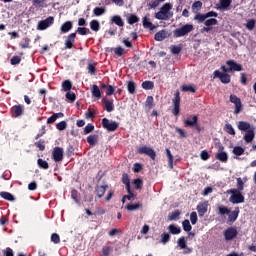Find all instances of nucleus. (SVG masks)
I'll list each match as a JSON object with an SVG mask.
<instances>
[{"label":"nucleus","mask_w":256,"mask_h":256,"mask_svg":"<svg viewBox=\"0 0 256 256\" xmlns=\"http://www.w3.org/2000/svg\"><path fill=\"white\" fill-rule=\"evenodd\" d=\"M78 33V35H87L88 33H90L89 28H85V27H78L76 30V34Z\"/></svg>","instance_id":"obj_64"},{"label":"nucleus","mask_w":256,"mask_h":256,"mask_svg":"<svg viewBox=\"0 0 256 256\" xmlns=\"http://www.w3.org/2000/svg\"><path fill=\"white\" fill-rule=\"evenodd\" d=\"M71 29H73V21H66L60 27L61 33H69Z\"/></svg>","instance_id":"obj_25"},{"label":"nucleus","mask_w":256,"mask_h":256,"mask_svg":"<svg viewBox=\"0 0 256 256\" xmlns=\"http://www.w3.org/2000/svg\"><path fill=\"white\" fill-rule=\"evenodd\" d=\"M62 89L65 92L70 91L71 89H73V83L70 82V80H65L62 82Z\"/></svg>","instance_id":"obj_45"},{"label":"nucleus","mask_w":256,"mask_h":256,"mask_svg":"<svg viewBox=\"0 0 256 256\" xmlns=\"http://www.w3.org/2000/svg\"><path fill=\"white\" fill-rule=\"evenodd\" d=\"M224 130L226 131V133H228V135H235V129L231 124H225Z\"/></svg>","instance_id":"obj_60"},{"label":"nucleus","mask_w":256,"mask_h":256,"mask_svg":"<svg viewBox=\"0 0 256 256\" xmlns=\"http://www.w3.org/2000/svg\"><path fill=\"white\" fill-rule=\"evenodd\" d=\"M166 157L168 158V167L173 169V154H171V150L169 148L165 149Z\"/></svg>","instance_id":"obj_39"},{"label":"nucleus","mask_w":256,"mask_h":256,"mask_svg":"<svg viewBox=\"0 0 256 256\" xmlns=\"http://www.w3.org/2000/svg\"><path fill=\"white\" fill-rule=\"evenodd\" d=\"M96 63H91V62H89L88 64H87V71H88V73H89V75H95V73L97 72V67H96Z\"/></svg>","instance_id":"obj_44"},{"label":"nucleus","mask_w":256,"mask_h":256,"mask_svg":"<svg viewBox=\"0 0 256 256\" xmlns=\"http://www.w3.org/2000/svg\"><path fill=\"white\" fill-rule=\"evenodd\" d=\"M107 11V8L105 7H96L93 10V14L95 15V17H101V15H105Z\"/></svg>","instance_id":"obj_37"},{"label":"nucleus","mask_w":256,"mask_h":256,"mask_svg":"<svg viewBox=\"0 0 256 256\" xmlns=\"http://www.w3.org/2000/svg\"><path fill=\"white\" fill-rule=\"evenodd\" d=\"M167 37H168L167 30H160L155 34L154 39L155 41H165Z\"/></svg>","instance_id":"obj_28"},{"label":"nucleus","mask_w":256,"mask_h":256,"mask_svg":"<svg viewBox=\"0 0 256 256\" xmlns=\"http://www.w3.org/2000/svg\"><path fill=\"white\" fill-rule=\"evenodd\" d=\"M92 96L96 97V99H101V89H99V86H97L96 84H94L92 86Z\"/></svg>","instance_id":"obj_36"},{"label":"nucleus","mask_w":256,"mask_h":256,"mask_svg":"<svg viewBox=\"0 0 256 256\" xmlns=\"http://www.w3.org/2000/svg\"><path fill=\"white\" fill-rule=\"evenodd\" d=\"M102 127L103 129H107L109 132L117 131L119 129V123L113 120H109L107 118L102 119Z\"/></svg>","instance_id":"obj_8"},{"label":"nucleus","mask_w":256,"mask_h":256,"mask_svg":"<svg viewBox=\"0 0 256 256\" xmlns=\"http://www.w3.org/2000/svg\"><path fill=\"white\" fill-rule=\"evenodd\" d=\"M153 107H155L153 96H148L145 102V108L150 111Z\"/></svg>","instance_id":"obj_40"},{"label":"nucleus","mask_w":256,"mask_h":256,"mask_svg":"<svg viewBox=\"0 0 256 256\" xmlns=\"http://www.w3.org/2000/svg\"><path fill=\"white\" fill-rule=\"evenodd\" d=\"M77 37V32L70 33L64 42L65 49H73V46L75 45V39Z\"/></svg>","instance_id":"obj_13"},{"label":"nucleus","mask_w":256,"mask_h":256,"mask_svg":"<svg viewBox=\"0 0 256 256\" xmlns=\"http://www.w3.org/2000/svg\"><path fill=\"white\" fill-rule=\"evenodd\" d=\"M239 207H236L232 212L230 211V213L228 214V221L230 223H235L237 221V218L239 217Z\"/></svg>","instance_id":"obj_21"},{"label":"nucleus","mask_w":256,"mask_h":256,"mask_svg":"<svg viewBox=\"0 0 256 256\" xmlns=\"http://www.w3.org/2000/svg\"><path fill=\"white\" fill-rule=\"evenodd\" d=\"M238 129L239 131H251V124L249 122L245 121H239L238 122Z\"/></svg>","instance_id":"obj_29"},{"label":"nucleus","mask_w":256,"mask_h":256,"mask_svg":"<svg viewBox=\"0 0 256 256\" xmlns=\"http://www.w3.org/2000/svg\"><path fill=\"white\" fill-rule=\"evenodd\" d=\"M32 5L35 9H45L49 7V5H47V0H32Z\"/></svg>","instance_id":"obj_22"},{"label":"nucleus","mask_w":256,"mask_h":256,"mask_svg":"<svg viewBox=\"0 0 256 256\" xmlns=\"http://www.w3.org/2000/svg\"><path fill=\"white\" fill-rule=\"evenodd\" d=\"M11 116L14 118L21 117L25 115V105L17 104L11 107Z\"/></svg>","instance_id":"obj_11"},{"label":"nucleus","mask_w":256,"mask_h":256,"mask_svg":"<svg viewBox=\"0 0 256 256\" xmlns=\"http://www.w3.org/2000/svg\"><path fill=\"white\" fill-rule=\"evenodd\" d=\"M177 245H178V247H180V249L187 247V240H185V236H181L177 240Z\"/></svg>","instance_id":"obj_57"},{"label":"nucleus","mask_w":256,"mask_h":256,"mask_svg":"<svg viewBox=\"0 0 256 256\" xmlns=\"http://www.w3.org/2000/svg\"><path fill=\"white\" fill-rule=\"evenodd\" d=\"M238 234H239V232H237V228H235V227L227 228L224 231L225 241H233V239H235V237H237Z\"/></svg>","instance_id":"obj_12"},{"label":"nucleus","mask_w":256,"mask_h":256,"mask_svg":"<svg viewBox=\"0 0 256 256\" xmlns=\"http://www.w3.org/2000/svg\"><path fill=\"white\" fill-rule=\"evenodd\" d=\"M113 51L115 55H117V57H123V55L125 54V49L121 46H118L116 48H111V47L106 48L107 53H113Z\"/></svg>","instance_id":"obj_19"},{"label":"nucleus","mask_w":256,"mask_h":256,"mask_svg":"<svg viewBox=\"0 0 256 256\" xmlns=\"http://www.w3.org/2000/svg\"><path fill=\"white\" fill-rule=\"evenodd\" d=\"M243 139L244 141H246V143H251L253 139H255V128L247 130L245 135L243 136Z\"/></svg>","instance_id":"obj_20"},{"label":"nucleus","mask_w":256,"mask_h":256,"mask_svg":"<svg viewBox=\"0 0 256 256\" xmlns=\"http://www.w3.org/2000/svg\"><path fill=\"white\" fill-rule=\"evenodd\" d=\"M95 131V126L91 123H88L84 128V135H89V133H93Z\"/></svg>","instance_id":"obj_58"},{"label":"nucleus","mask_w":256,"mask_h":256,"mask_svg":"<svg viewBox=\"0 0 256 256\" xmlns=\"http://www.w3.org/2000/svg\"><path fill=\"white\" fill-rule=\"evenodd\" d=\"M112 251H113V247H111V246H104L102 248L101 256H109V255H111Z\"/></svg>","instance_id":"obj_59"},{"label":"nucleus","mask_w":256,"mask_h":256,"mask_svg":"<svg viewBox=\"0 0 256 256\" xmlns=\"http://www.w3.org/2000/svg\"><path fill=\"white\" fill-rule=\"evenodd\" d=\"M90 29H91L92 31H95V32L99 31V30L101 29V25L99 24V21H97V20H92V21L90 22Z\"/></svg>","instance_id":"obj_47"},{"label":"nucleus","mask_w":256,"mask_h":256,"mask_svg":"<svg viewBox=\"0 0 256 256\" xmlns=\"http://www.w3.org/2000/svg\"><path fill=\"white\" fill-rule=\"evenodd\" d=\"M182 227L183 230L186 231L187 233H189L191 229H193V226H191V222H189V220H184L182 222Z\"/></svg>","instance_id":"obj_56"},{"label":"nucleus","mask_w":256,"mask_h":256,"mask_svg":"<svg viewBox=\"0 0 256 256\" xmlns=\"http://www.w3.org/2000/svg\"><path fill=\"white\" fill-rule=\"evenodd\" d=\"M86 141L90 145V147H95L96 143H99V135L97 134L89 135L86 138Z\"/></svg>","instance_id":"obj_23"},{"label":"nucleus","mask_w":256,"mask_h":256,"mask_svg":"<svg viewBox=\"0 0 256 256\" xmlns=\"http://www.w3.org/2000/svg\"><path fill=\"white\" fill-rule=\"evenodd\" d=\"M229 193H232V195L229 198L230 203H233V205H237L239 203H245V196L239 192L237 189H230Z\"/></svg>","instance_id":"obj_6"},{"label":"nucleus","mask_w":256,"mask_h":256,"mask_svg":"<svg viewBox=\"0 0 256 256\" xmlns=\"http://www.w3.org/2000/svg\"><path fill=\"white\" fill-rule=\"evenodd\" d=\"M225 149V147H223V145L219 146V151L216 155L215 158L218 161H221V163H227V161H229V156L227 155L226 152H224L223 150Z\"/></svg>","instance_id":"obj_15"},{"label":"nucleus","mask_w":256,"mask_h":256,"mask_svg":"<svg viewBox=\"0 0 256 256\" xmlns=\"http://www.w3.org/2000/svg\"><path fill=\"white\" fill-rule=\"evenodd\" d=\"M0 197L6 201H15V196L9 192H0Z\"/></svg>","instance_id":"obj_42"},{"label":"nucleus","mask_w":256,"mask_h":256,"mask_svg":"<svg viewBox=\"0 0 256 256\" xmlns=\"http://www.w3.org/2000/svg\"><path fill=\"white\" fill-rule=\"evenodd\" d=\"M142 87L146 90L149 91L151 89H153V87H155V83H153V81H144L142 83Z\"/></svg>","instance_id":"obj_55"},{"label":"nucleus","mask_w":256,"mask_h":256,"mask_svg":"<svg viewBox=\"0 0 256 256\" xmlns=\"http://www.w3.org/2000/svg\"><path fill=\"white\" fill-rule=\"evenodd\" d=\"M142 25L144 29H149L150 31H154V29H157V27L149 21V18L146 16L142 18Z\"/></svg>","instance_id":"obj_24"},{"label":"nucleus","mask_w":256,"mask_h":256,"mask_svg":"<svg viewBox=\"0 0 256 256\" xmlns=\"http://www.w3.org/2000/svg\"><path fill=\"white\" fill-rule=\"evenodd\" d=\"M217 23H219V22L217 21V19L211 18V19L205 20L204 25H205L206 27H213V25H217Z\"/></svg>","instance_id":"obj_62"},{"label":"nucleus","mask_w":256,"mask_h":256,"mask_svg":"<svg viewBox=\"0 0 256 256\" xmlns=\"http://www.w3.org/2000/svg\"><path fill=\"white\" fill-rule=\"evenodd\" d=\"M34 145L39 149V151H45V140L40 139L38 142H35Z\"/></svg>","instance_id":"obj_63"},{"label":"nucleus","mask_w":256,"mask_h":256,"mask_svg":"<svg viewBox=\"0 0 256 256\" xmlns=\"http://www.w3.org/2000/svg\"><path fill=\"white\" fill-rule=\"evenodd\" d=\"M102 103L104 105V110L107 111V113H111L112 111H115V104H113V100L103 98Z\"/></svg>","instance_id":"obj_16"},{"label":"nucleus","mask_w":256,"mask_h":256,"mask_svg":"<svg viewBox=\"0 0 256 256\" xmlns=\"http://www.w3.org/2000/svg\"><path fill=\"white\" fill-rule=\"evenodd\" d=\"M53 23H55V18L53 16H49L45 20L38 22L37 29L38 31H45V29H49Z\"/></svg>","instance_id":"obj_9"},{"label":"nucleus","mask_w":256,"mask_h":256,"mask_svg":"<svg viewBox=\"0 0 256 256\" xmlns=\"http://www.w3.org/2000/svg\"><path fill=\"white\" fill-rule=\"evenodd\" d=\"M173 109L172 113L175 117L179 116V112L181 111V93L179 90H176L174 93V98L172 99Z\"/></svg>","instance_id":"obj_5"},{"label":"nucleus","mask_w":256,"mask_h":256,"mask_svg":"<svg viewBox=\"0 0 256 256\" xmlns=\"http://www.w3.org/2000/svg\"><path fill=\"white\" fill-rule=\"evenodd\" d=\"M184 127H194L198 133H201L203 129L201 125H199V116L197 115H190L184 120Z\"/></svg>","instance_id":"obj_2"},{"label":"nucleus","mask_w":256,"mask_h":256,"mask_svg":"<svg viewBox=\"0 0 256 256\" xmlns=\"http://www.w3.org/2000/svg\"><path fill=\"white\" fill-rule=\"evenodd\" d=\"M173 5L171 3H165L161 8L160 11L155 14V19L158 21H169L171 17H173Z\"/></svg>","instance_id":"obj_1"},{"label":"nucleus","mask_w":256,"mask_h":256,"mask_svg":"<svg viewBox=\"0 0 256 256\" xmlns=\"http://www.w3.org/2000/svg\"><path fill=\"white\" fill-rule=\"evenodd\" d=\"M201 9H203V2L195 1L192 4V11H193V13H199V11H201Z\"/></svg>","instance_id":"obj_38"},{"label":"nucleus","mask_w":256,"mask_h":256,"mask_svg":"<svg viewBox=\"0 0 256 256\" xmlns=\"http://www.w3.org/2000/svg\"><path fill=\"white\" fill-rule=\"evenodd\" d=\"M168 231L171 235H179V233H181V227L176 226L175 224H170L168 226Z\"/></svg>","instance_id":"obj_31"},{"label":"nucleus","mask_w":256,"mask_h":256,"mask_svg":"<svg viewBox=\"0 0 256 256\" xmlns=\"http://www.w3.org/2000/svg\"><path fill=\"white\" fill-rule=\"evenodd\" d=\"M214 79L217 78L223 83L224 85H227L228 83H231V75L227 74V72L222 73L219 70H215L213 73Z\"/></svg>","instance_id":"obj_10"},{"label":"nucleus","mask_w":256,"mask_h":256,"mask_svg":"<svg viewBox=\"0 0 256 256\" xmlns=\"http://www.w3.org/2000/svg\"><path fill=\"white\" fill-rule=\"evenodd\" d=\"M226 65L228 68L226 66H221L220 68L223 73H231V71H243V66L235 62V60H227Z\"/></svg>","instance_id":"obj_3"},{"label":"nucleus","mask_w":256,"mask_h":256,"mask_svg":"<svg viewBox=\"0 0 256 256\" xmlns=\"http://www.w3.org/2000/svg\"><path fill=\"white\" fill-rule=\"evenodd\" d=\"M137 153L139 155H147L148 157H150V159H152V161H155V159L157 158V153H155V150L148 146L139 147L137 149Z\"/></svg>","instance_id":"obj_7"},{"label":"nucleus","mask_w":256,"mask_h":256,"mask_svg":"<svg viewBox=\"0 0 256 256\" xmlns=\"http://www.w3.org/2000/svg\"><path fill=\"white\" fill-rule=\"evenodd\" d=\"M37 165L40 169H49V163L41 158L37 160Z\"/></svg>","instance_id":"obj_46"},{"label":"nucleus","mask_w":256,"mask_h":256,"mask_svg":"<svg viewBox=\"0 0 256 256\" xmlns=\"http://www.w3.org/2000/svg\"><path fill=\"white\" fill-rule=\"evenodd\" d=\"M233 0H220V6L217 7L220 11H227L231 7Z\"/></svg>","instance_id":"obj_26"},{"label":"nucleus","mask_w":256,"mask_h":256,"mask_svg":"<svg viewBox=\"0 0 256 256\" xmlns=\"http://www.w3.org/2000/svg\"><path fill=\"white\" fill-rule=\"evenodd\" d=\"M66 99H68L70 103H75V99H77V95L75 94V92H71L70 90L66 92Z\"/></svg>","instance_id":"obj_54"},{"label":"nucleus","mask_w":256,"mask_h":256,"mask_svg":"<svg viewBox=\"0 0 256 256\" xmlns=\"http://www.w3.org/2000/svg\"><path fill=\"white\" fill-rule=\"evenodd\" d=\"M169 241H171V235H169V233L167 232L162 233L160 243H162L163 245H167Z\"/></svg>","instance_id":"obj_41"},{"label":"nucleus","mask_w":256,"mask_h":256,"mask_svg":"<svg viewBox=\"0 0 256 256\" xmlns=\"http://www.w3.org/2000/svg\"><path fill=\"white\" fill-rule=\"evenodd\" d=\"M209 208V204L207 202H202L197 205V212L199 217H205V213H207Z\"/></svg>","instance_id":"obj_17"},{"label":"nucleus","mask_w":256,"mask_h":256,"mask_svg":"<svg viewBox=\"0 0 256 256\" xmlns=\"http://www.w3.org/2000/svg\"><path fill=\"white\" fill-rule=\"evenodd\" d=\"M179 215H181V211L175 210L172 213L168 215L169 221H176V219H179Z\"/></svg>","instance_id":"obj_48"},{"label":"nucleus","mask_w":256,"mask_h":256,"mask_svg":"<svg viewBox=\"0 0 256 256\" xmlns=\"http://www.w3.org/2000/svg\"><path fill=\"white\" fill-rule=\"evenodd\" d=\"M165 0H154L148 3V9H157L160 3H163Z\"/></svg>","instance_id":"obj_53"},{"label":"nucleus","mask_w":256,"mask_h":256,"mask_svg":"<svg viewBox=\"0 0 256 256\" xmlns=\"http://www.w3.org/2000/svg\"><path fill=\"white\" fill-rule=\"evenodd\" d=\"M122 183L126 185V191H129V189H131V180L129 179V174H122Z\"/></svg>","instance_id":"obj_33"},{"label":"nucleus","mask_w":256,"mask_h":256,"mask_svg":"<svg viewBox=\"0 0 256 256\" xmlns=\"http://www.w3.org/2000/svg\"><path fill=\"white\" fill-rule=\"evenodd\" d=\"M141 207H143V204L141 203H136V204H127L125 209H127V211H137L139 209H141Z\"/></svg>","instance_id":"obj_35"},{"label":"nucleus","mask_w":256,"mask_h":256,"mask_svg":"<svg viewBox=\"0 0 256 256\" xmlns=\"http://www.w3.org/2000/svg\"><path fill=\"white\" fill-rule=\"evenodd\" d=\"M193 24H185L180 28H177L173 31V36L176 38L185 37V35H189L193 31Z\"/></svg>","instance_id":"obj_4"},{"label":"nucleus","mask_w":256,"mask_h":256,"mask_svg":"<svg viewBox=\"0 0 256 256\" xmlns=\"http://www.w3.org/2000/svg\"><path fill=\"white\" fill-rule=\"evenodd\" d=\"M107 189H109L108 185L96 186L94 193L98 199H101L105 195Z\"/></svg>","instance_id":"obj_18"},{"label":"nucleus","mask_w":256,"mask_h":256,"mask_svg":"<svg viewBox=\"0 0 256 256\" xmlns=\"http://www.w3.org/2000/svg\"><path fill=\"white\" fill-rule=\"evenodd\" d=\"M245 153V149L241 146H235L233 148V154L236 155L237 157H241Z\"/></svg>","instance_id":"obj_49"},{"label":"nucleus","mask_w":256,"mask_h":256,"mask_svg":"<svg viewBox=\"0 0 256 256\" xmlns=\"http://www.w3.org/2000/svg\"><path fill=\"white\" fill-rule=\"evenodd\" d=\"M52 159L55 163H61L63 161V148L55 147L52 152Z\"/></svg>","instance_id":"obj_14"},{"label":"nucleus","mask_w":256,"mask_h":256,"mask_svg":"<svg viewBox=\"0 0 256 256\" xmlns=\"http://www.w3.org/2000/svg\"><path fill=\"white\" fill-rule=\"evenodd\" d=\"M229 213H231V210L226 206L221 205L218 207V215H229Z\"/></svg>","instance_id":"obj_50"},{"label":"nucleus","mask_w":256,"mask_h":256,"mask_svg":"<svg viewBox=\"0 0 256 256\" xmlns=\"http://www.w3.org/2000/svg\"><path fill=\"white\" fill-rule=\"evenodd\" d=\"M128 25H135V23H139V18L135 14H129L126 18Z\"/></svg>","instance_id":"obj_30"},{"label":"nucleus","mask_w":256,"mask_h":256,"mask_svg":"<svg viewBox=\"0 0 256 256\" xmlns=\"http://www.w3.org/2000/svg\"><path fill=\"white\" fill-rule=\"evenodd\" d=\"M128 93L130 95H135V91L137 90V85L135 84L134 81H128L126 82Z\"/></svg>","instance_id":"obj_32"},{"label":"nucleus","mask_w":256,"mask_h":256,"mask_svg":"<svg viewBox=\"0 0 256 256\" xmlns=\"http://www.w3.org/2000/svg\"><path fill=\"white\" fill-rule=\"evenodd\" d=\"M62 117H65V114H63L62 112L54 113L52 116H50L47 119V124L51 125V124L55 123V121H57V119H61Z\"/></svg>","instance_id":"obj_27"},{"label":"nucleus","mask_w":256,"mask_h":256,"mask_svg":"<svg viewBox=\"0 0 256 256\" xmlns=\"http://www.w3.org/2000/svg\"><path fill=\"white\" fill-rule=\"evenodd\" d=\"M111 21L112 23H115V25H117L118 27H124L125 25V22H123V18H121V16L119 15L113 16Z\"/></svg>","instance_id":"obj_34"},{"label":"nucleus","mask_w":256,"mask_h":256,"mask_svg":"<svg viewBox=\"0 0 256 256\" xmlns=\"http://www.w3.org/2000/svg\"><path fill=\"white\" fill-rule=\"evenodd\" d=\"M207 16L205 14L197 13L194 16V21H197L198 24L205 23Z\"/></svg>","instance_id":"obj_43"},{"label":"nucleus","mask_w":256,"mask_h":256,"mask_svg":"<svg viewBox=\"0 0 256 256\" xmlns=\"http://www.w3.org/2000/svg\"><path fill=\"white\" fill-rule=\"evenodd\" d=\"M133 185H134L135 189H137V190L143 189V179H141V178L134 179Z\"/></svg>","instance_id":"obj_52"},{"label":"nucleus","mask_w":256,"mask_h":256,"mask_svg":"<svg viewBox=\"0 0 256 256\" xmlns=\"http://www.w3.org/2000/svg\"><path fill=\"white\" fill-rule=\"evenodd\" d=\"M255 24H256L255 19H249V20H247L245 27H246V29H248V31H253V29H255Z\"/></svg>","instance_id":"obj_51"},{"label":"nucleus","mask_w":256,"mask_h":256,"mask_svg":"<svg viewBox=\"0 0 256 256\" xmlns=\"http://www.w3.org/2000/svg\"><path fill=\"white\" fill-rule=\"evenodd\" d=\"M181 89L184 92H190V93H196L197 92V89H195V87H193L191 85H183Z\"/></svg>","instance_id":"obj_61"}]
</instances>
